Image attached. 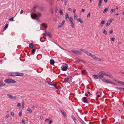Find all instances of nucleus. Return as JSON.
Segmentation results:
<instances>
[{
  "label": "nucleus",
  "mask_w": 124,
  "mask_h": 124,
  "mask_svg": "<svg viewBox=\"0 0 124 124\" xmlns=\"http://www.w3.org/2000/svg\"><path fill=\"white\" fill-rule=\"evenodd\" d=\"M71 25L72 26V27H73V28H74V23H73V24H71Z\"/></svg>",
  "instance_id": "59"
},
{
  "label": "nucleus",
  "mask_w": 124,
  "mask_h": 124,
  "mask_svg": "<svg viewBox=\"0 0 124 124\" xmlns=\"http://www.w3.org/2000/svg\"><path fill=\"white\" fill-rule=\"evenodd\" d=\"M65 22V21L63 20L62 21V22L60 24L59 26H58V27L59 28L61 27H62L64 23Z\"/></svg>",
  "instance_id": "8"
},
{
  "label": "nucleus",
  "mask_w": 124,
  "mask_h": 124,
  "mask_svg": "<svg viewBox=\"0 0 124 124\" xmlns=\"http://www.w3.org/2000/svg\"><path fill=\"white\" fill-rule=\"evenodd\" d=\"M31 51L32 53V54H34L35 53V51H36V50L35 49H33Z\"/></svg>",
  "instance_id": "32"
},
{
  "label": "nucleus",
  "mask_w": 124,
  "mask_h": 124,
  "mask_svg": "<svg viewBox=\"0 0 124 124\" xmlns=\"http://www.w3.org/2000/svg\"><path fill=\"white\" fill-rule=\"evenodd\" d=\"M82 74L83 75H85L86 73V71L85 70H84L81 71Z\"/></svg>",
  "instance_id": "22"
},
{
  "label": "nucleus",
  "mask_w": 124,
  "mask_h": 124,
  "mask_svg": "<svg viewBox=\"0 0 124 124\" xmlns=\"http://www.w3.org/2000/svg\"><path fill=\"white\" fill-rule=\"evenodd\" d=\"M115 38H112L111 39V40L113 41H114L115 40Z\"/></svg>",
  "instance_id": "48"
},
{
  "label": "nucleus",
  "mask_w": 124,
  "mask_h": 124,
  "mask_svg": "<svg viewBox=\"0 0 124 124\" xmlns=\"http://www.w3.org/2000/svg\"><path fill=\"white\" fill-rule=\"evenodd\" d=\"M12 76H16V73H12Z\"/></svg>",
  "instance_id": "37"
},
{
  "label": "nucleus",
  "mask_w": 124,
  "mask_h": 124,
  "mask_svg": "<svg viewBox=\"0 0 124 124\" xmlns=\"http://www.w3.org/2000/svg\"><path fill=\"white\" fill-rule=\"evenodd\" d=\"M71 117L73 119L74 121L75 122V123H77V121L76 120V118L73 116H71Z\"/></svg>",
  "instance_id": "17"
},
{
  "label": "nucleus",
  "mask_w": 124,
  "mask_h": 124,
  "mask_svg": "<svg viewBox=\"0 0 124 124\" xmlns=\"http://www.w3.org/2000/svg\"><path fill=\"white\" fill-rule=\"evenodd\" d=\"M105 23V21L104 20H102L101 22V26L102 27L103 26V25L104 23Z\"/></svg>",
  "instance_id": "23"
},
{
  "label": "nucleus",
  "mask_w": 124,
  "mask_h": 124,
  "mask_svg": "<svg viewBox=\"0 0 124 124\" xmlns=\"http://www.w3.org/2000/svg\"><path fill=\"white\" fill-rule=\"evenodd\" d=\"M60 13L62 15H63V12L62 11V9H60Z\"/></svg>",
  "instance_id": "36"
},
{
  "label": "nucleus",
  "mask_w": 124,
  "mask_h": 124,
  "mask_svg": "<svg viewBox=\"0 0 124 124\" xmlns=\"http://www.w3.org/2000/svg\"><path fill=\"white\" fill-rule=\"evenodd\" d=\"M111 83L112 84H113V85H116V84L115 83H113L112 82H110V83Z\"/></svg>",
  "instance_id": "56"
},
{
  "label": "nucleus",
  "mask_w": 124,
  "mask_h": 124,
  "mask_svg": "<svg viewBox=\"0 0 124 124\" xmlns=\"http://www.w3.org/2000/svg\"><path fill=\"white\" fill-rule=\"evenodd\" d=\"M72 52L73 53L77 54H80V52L77 50H72Z\"/></svg>",
  "instance_id": "7"
},
{
  "label": "nucleus",
  "mask_w": 124,
  "mask_h": 124,
  "mask_svg": "<svg viewBox=\"0 0 124 124\" xmlns=\"http://www.w3.org/2000/svg\"><path fill=\"white\" fill-rule=\"evenodd\" d=\"M61 111L62 113L63 116L64 117H66V113L62 110H61Z\"/></svg>",
  "instance_id": "13"
},
{
  "label": "nucleus",
  "mask_w": 124,
  "mask_h": 124,
  "mask_svg": "<svg viewBox=\"0 0 124 124\" xmlns=\"http://www.w3.org/2000/svg\"><path fill=\"white\" fill-rule=\"evenodd\" d=\"M103 33L105 35H106L107 34V32L105 29L103 31Z\"/></svg>",
  "instance_id": "35"
},
{
  "label": "nucleus",
  "mask_w": 124,
  "mask_h": 124,
  "mask_svg": "<svg viewBox=\"0 0 124 124\" xmlns=\"http://www.w3.org/2000/svg\"><path fill=\"white\" fill-rule=\"evenodd\" d=\"M31 18H32L36 19L37 17V14L35 13H33L31 14Z\"/></svg>",
  "instance_id": "5"
},
{
  "label": "nucleus",
  "mask_w": 124,
  "mask_h": 124,
  "mask_svg": "<svg viewBox=\"0 0 124 124\" xmlns=\"http://www.w3.org/2000/svg\"><path fill=\"white\" fill-rule=\"evenodd\" d=\"M78 22H80V23H83V21L81 19L79 18L78 19Z\"/></svg>",
  "instance_id": "25"
},
{
  "label": "nucleus",
  "mask_w": 124,
  "mask_h": 124,
  "mask_svg": "<svg viewBox=\"0 0 124 124\" xmlns=\"http://www.w3.org/2000/svg\"><path fill=\"white\" fill-rule=\"evenodd\" d=\"M49 120V119H46L45 120V121L46 122H47Z\"/></svg>",
  "instance_id": "54"
},
{
  "label": "nucleus",
  "mask_w": 124,
  "mask_h": 124,
  "mask_svg": "<svg viewBox=\"0 0 124 124\" xmlns=\"http://www.w3.org/2000/svg\"><path fill=\"white\" fill-rule=\"evenodd\" d=\"M23 10H22L20 12V14H22L23 13Z\"/></svg>",
  "instance_id": "53"
},
{
  "label": "nucleus",
  "mask_w": 124,
  "mask_h": 124,
  "mask_svg": "<svg viewBox=\"0 0 124 124\" xmlns=\"http://www.w3.org/2000/svg\"><path fill=\"white\" fill-rule=\"evenodd\" d=\"M115 11V10L114 9H112L110 12L111 13H112L113 12H114Z\"/></svg>",
  "instance_id": "29"
},
{
  "label": "nucleus",
  "mask_w": 124,
  "mask_h": 124,
  "mask_svg": "<svg viewBox=\"0 0 124 124\" xmlns=\"http://www.w3.org/2000/svg\"><path fill=\"white\" fill-rule=\"evenodd\" d=\"M112 20H113L112 19H111L109 21H109L110 23L112 21Z\"/></svg>",
  "instance_id": "61"
},
{
  "label": "nucleus",
  "mask_w": 124,
  "mask_h": 124,
  "mask_svg": "<svg viewBox=\"0 0 124 124\" xmlns=\"http://www.w3.org/2000/svg\"><path fill=\"white\" fill-rule=\"evenodd\" d=\"M46 82L49 85H51L52 84V82L48 81H46Z\"/></svg>",
  "instance_id": "34"
},
{
  "label": "nucleus",
  "mask_w": 124,
  "mask_h": 124,
  "mask_svg": "<svg viewBox=\"0 0 124 124\" xmlns=\"http://www.w3.org/2000/svg\"><path fill=\"white\" fill-rule=\"evenodd\" d=\"M90 13L89 12L88 14L87 15V17H89L90 16Z\"/></svg>",
  "instance_id": "52"
},
{
  "label": "nucleus",
  "mask_w": 124,
  "mask_h": 124,
  "mask_svg": "<svg viewBox=\"0 0 124 124\" xmlns=\"http://www.w3.org/2000/svg\"><path fill=\"white\" fill-rule=\"evenodd\" d=\"M29 46L31 48H33V47H34V45L32 43H31L29 45Z\"/></svg>",
  "instance_id": "14"
},
{
  "label": "nucleus",
  "mask_w": 124,
  "mask_h": 124,
  "mask_svg": "<svg viewBox=\"0 0 124 124\" xmlns=\"http://www.w3.org/2000/svg\"><path fill=\"white\" fill-rule=\"evenodd\" d=\"M62 70L63 71H65L68 68V66L67 64H66L65 65H63L62 67Z\"/></svg>",
  "instance_id": "4"
},
{
  "label": "nucleus",
  "mask_w": 124,
  "mask_h": 124,
  "mask_svg": "<svg viewBox=\"0 0 124 124\" xmlns=\"http://www.w3.org/2000/svg\"><path fill=\"white\" fill-rule=\"evenodd\" d=\"M9 114L5 116V118H6L7 119L9 117Z\"/></svg>",
  "instance_id": "47"
},
{
  "label": "nucleus",
  "mask_w": 124,
  "mask_h": 124,
  "mask_svg": "<svg viewBox=\"0 0 124 124\" xmlns=\"http://www.w3.org/2000/svg\"><path fill=\"white\" fill-rule=\"evenodd\" d=\"M16 76H22L23 74L22 73H16Z\"/></svg>",
  "instance_id": "16"
},
{
  "label": "nucleus",
  "mask_w": 124,
  "mask_h": 124,
  "mask_svg": "<svg viewBox=\"0 0 124 124\" xmlns=\"http://www.w3.org/2000/svg\"><path fill=\"white\" fill-rule=\"evenodd\" d=\"M8 98L10 99H14L16 98V96H13L10 94H8Z\"/></svg>",
  "instance_id": "6"
},
{
  "label": "nucleus",
  "mask_w": 124,
  "mask_h": 124,
  "mask_svg": "<svg viewBox=\"0 0 124 124\" xmlns=\"http://www.w3.org/2000/svg\"><path fill=\"white\" fill-rule=\"evenodd\" d=\"M37 17H38L40 16L41 15V14L40 13L38 12L37 13Z\"/></svg>",
  "instance_id": "33"
},
{
  "label": "nucleus",
  "mask_w": 124,
  "mask_h": 124,
  "mask_svg": "<svg viewBox=\"0 0 124 124\" xmlns=\"http://www.w3.org/2000/svg\"><path fill=\"white\" fill-rule=\"evenodd\" d=\"M43 37L45 39H46V37H45V36L46 35L45 34L43 33Z\"/></svg>",
  "instance_id": "44"
},
{
  "label": "nucleus",
  "mask_w": 124,
  "mask_h": 124,
  "mask_svg": "<svg viewBox=\"0 0 124 124\" xmlns=\"http://www.w3.org/2000/svg\"><path fill=\"white\" fill-rule=\"evenodd\" d=\"M102 81L103 82H105L109 83H110V82L109 81H108V80L105 79H103L102 80Z\"/></svg>",
  "instance_id": "15"
},
{
  "label": "nucleus",
  "mask_w": 124,
  "mask_h": 124,
  "mask_svg": "<svg viewBox=\"0 0 124 124\" xmlns=\"http://www.w3.org/2000/svg\"><path fill=\"white\" fill-rule=\"evenodd\" d=\"M6 84L2 82V81H0V87H2L5 86Z\"/></svg>",
  "instance_id": "11"
},
{
  "label": "nucleus",
  "mask_w": 124,
  "mask_h": 124,
  "mask_svg": "<svg viewBox=\"0 0 124 124\" xmlns=\"http://www.w3.org/2000/svg\"><path fill=\"white\" fill-rule=\"evenodd\" d=\"M108 10V8H105L104 9V11L103 12V13H105L107 11V10Z\"/></svg>",
  "instance_id": "41"
},
{
  "label": "nucleus",
  "mask_w": 124,
  "mask_h": 124,
  "mask_svg": "<svg viewBox=\"0 0 124 124\" xmlns=\"http://www.w3.org/2000/svg\"><path fill=\"white\" fill-rule=\"evenodd\" d=\"M113 32V30H111L109 31V33H112Z\"/></svg>",
  "instance_id": "50"
},
{
  "label": "nucleus",
  "mask_w": 124,
  "mask_h": 124,
  "mask_svg": "<svg viewBox=\"0 0 124 124\" xmlns=\"http://www.w3.org/2000/svg\"><path fill=\"white\" fill-rule=\"evenodd\" d=\"M29 112L30 113H31L32 112V110L31 109H30V110H29Z\"/></svg>",
  "instance_id": "64"
},
{
  "label": "nucleus",
  "mask_w": 124,
  "mask_h": 124,
  "mask_svg": "<svg viewBox=\"0 0 124 124\" xmlns=\"http://www.w3.org/2000/svg\"><path fill=\"white\" fill-rule=\"evenodd\" d=\"M52 122V120H51L49 121L48 123L49 124H51V123Z\"/></svg>",
  "instance_id": "57"
},
{
  "label": "nucleus",
  "mask_w": 124,
  "mask_h": 124,
  "mask_svg": "<svg viewBox=\"0 0 124 124\" xmlns=\"http://www.w3.org/2000/svg\"><path fill=\"white\" fill-rule=\"evenodd\" d=\"M115 82L116 83H118L119 84L120 83V81H116Z\"/></svg>",
  "instance_id": "58"
},
{
  "label": "nucleus",
  "mask_w": 124,
  "mask_h": 124,
  "mask_svg": "<svg viewBox=\"0 0 124 124\" xmlns=\"http://www.w3.org/2000/svg\"><path fill=\"white\" fill-rule=\"evenodd\" d=\"M93 77H94V78L95 79H97L98 78V76H97L96 75H93L92 76Z\"/></svg>",
  "instance_id": "28"
},
{
  "label": "nucleus",
  "mask_w": 124,
  "mask_h": 124,
  "mask_svg": "<svg viewBox=\"0 0 124 124\" xmlns=\"http://www.w3.org/2000/svg\"><path fill=\"white\" fill-rule=\"evenodd\" d=\"M13 17H12L10 18L9 19V20H10V21H12L13 20Z\"/></svg>",
  "instance_id": "45"
},
{
  "label": "nucleus",
  "mask_w": 124,
  "mask_h": 124,
  "mask_svg": "<svg viewBox=\"0 0 124 124\" xmlns=\"http://www.w3.org/2000/svg\"><path fill=\"white\" fill-rule=\"evenodd\" d=\"M77 15L76 14H75L74 15V19H77Z\"/></svg>",
  "instance_id": "40"
},
{
  "label": "nucleus",
  "mask_w": 124,
  "mask_h": 124,
  "mask_svg": "<svg viewBox=\"0 0 124 124\" xmlns=\"http://www.w3.org/2000/svg\"><path fill=\"white\" fill-rule=\"evenodd\" d=\"M68 10L69 11H72V9L70 8H68Z\"/></svg>",
  "instance_id": "60"
},
{
  "label": "nucleus",
  "mask_w": 124,
  "mask_h": 124,
  "mask_svg": "<svg viewBox=\"0 0 124 124\" xmlns=\"http://www.w3.org/2000/svg\"><path fill=\"white\" fill-rule=\"evenodd\" d=\"M116 89L117 90H119V91H120L121 90L124 89V88H119L117 87H115Z\"/></svg>",
  "instance_id": "21"
},
{
  "label": "nucleus",
  "mask_w": 124,
  "mask_h": 124,
  "mask_svg": "<svg viewBox=\"0 0 124 124\" xmlns=\"http://www.w3.org/2000/svg\"><path fill=\"white\" fill-rule=\"evenodd\" d=\"M82 99L83 100V101L85 103H87L88 102V100H87L86 98V97H83Z\"/></svg>",
  "instance_id": "10"
},
{
  "label": "nucleus",
  "mask_w": 124,
  "mask_h": 124,
  "mask_svg": "<svg viewBox=\"0 0 124 124\" xmlns=\"http://www.w3.org/2000/svg\"><path fill=\"white\" fill-rule=\"evenodd\" d=\"M110 23L108 21L106 24V27L110 25Z\"/></svg>",
  "instance_id": "24"
},
{
  "label": "nucleus",
  "mask_w": 124,
  "mask_h": 124,
  "mask_svg": "<svg viewBox=\"0 0 124 124\" xmlns=\"http://www.w3.org/2000/svg\"><path fill=\"white\" fill-rule=\"evenodd\" d=\"M21 106V104L20 103H18L17 104L18 107V108H20Z\"/></svg>",
  "instance_id": "38"
},
{
  "label": "nucleus",
  "mask_w": 124,
  "mask_h": 124,
  "mask_svg": "<svg viewBox=\"0 0 124 124\" xmlns=\"http://www.w3.org/2000/svg\"><path fill=\"white\" fill-rule=\"evenodd\" d=\"M22 115V112H20L19 114V116H21Z\"/></svg>",
  "instance_id": "49"
},
{
  "label": "nucleus",
  "mask_w": 124,
  "mask_h": 124,
  "mask_svg": "<svg viewBox=\"0 0 124 124\" xmlns=\"http://www.w3.org/2000/svg\"><path fill=\"white\" fill-rule=\"evenodd\" d=\"M103 1V0H99V2L98 4V6L99 7H100L101 5V3Z\"/></svg>",
  "instance_id": "18"
},
{
  "label": "nucleus",
  "mask_w": 124,
  "mask_h": 124,
  "mask_svg": "<svg viewBox=\"0 0 124 124\" xmlns=\"http://www.w3.org/2000/svg\"><path fill=\"white\" fill-rule=\"evenodd\" d=\"M41 25L42 27L43 26L44 28H46L47 27V25H45L44 23H42Z\"/></svg>",
  "instance_id": "26"
},
{
  "label": "nucleus",
  "mask_w": 124,
  "mask_h": 124,
  "mask_svg": "<svg viewBox=\"0 0 124 124\" xmlns=\"http://www.w3.org/2000/svg\"><path fill=\"white\" fill-rule=\"evenodd\" d=\"M50 63L52 65H53L54 63V60L52 59H51L50 61Z\"/></svg>",
  "instance_id": "19"
},
{
  "label": "nucleus",
  "mask_w": 124,
  "mask_h": 124,
  "mask_svg": "<svg viewBox=\"0 0 124 124\" xmlns=\"http://www.w3.org/2000/svg\"><path fill=\"white\" fill-rule=\"evenodd\" d=\"M68 78H64V82H67L68 81Z\"/></svg>",
  "instance_id": "30"
},
{
  "label": "nucleus",
  "mask_w": 124,
  "mask_h": 124,
  "mask_svg": "<svg viewBox=\"0 0 124 124\" xmlns=\"http://www.w3.org/2000/svg\"><path fill=\"white\" fill-rule=\"evenodd\" d=\"M120 84L122 85H124V82L120 81Z\"/></svg>",
  "instance_id": "43"
},
{
  "label": "nucleus",
  "mask_w": 124,
  "mask_h": 124,
  "mask_svg": "<svg viewBox=\"0 0 124 124\" xmlns=\"http://www.w3.org/2000/svg\"><path fill=\"white\" fill-rule=\"evenodd\" d=\"M8 26V24H7L5 26V27H4V28L3 29V31H5V30L7 28Z\"/></svg>",
  "instance_id": "27"
},
{
  "label": "nucleus",
  "mask_w": 124,
  "mask_h": 124,
  "mask_svg": "<svg viewBox=\"0 0 124 124\" xmlns=\"http://www.w3.org/2000/svg\"><path fill=\"white\" fill-rule=\"evenodd\" d=\"M80 50H81V51H82L83 52H84L86 54L88 55V54H89V52H87V51L85 50L84 49H80Z\"/></svg>",
  "instance_id": "9"
},
{
  "label": "nucleus",
  "mask_w": 124,
  "mask_h": 124,
  "mask_svg": "<svg viewBox=\"0 0 124 124\" xmlns=\"http://www.w3.org/2000/svg\"><path fill=\"white\" fill-rule=\"evenodd\" d=\"M45 32L46 34V35L49 36V37L51 38V33L49 32H47L46 31H45Z\"/></svg>",
  "instance_id": "12"
},
{
  "label": "nucleus",
  "mask_w": 124,
  "mask_h": 124,
  "mask_svg": "<svg viewBox=\"0 0 124 124\" xmlns=\"http://www.w3.org/2000/svg\"><path fill=\"white\" fill-rule=\"evenodd\" d=\"M66 19H67L69 18V16H68V14H66Z\"/></svg>",
  "instance_id": "46"
},
{
  "label": "nucleus",
  "mask_w": 124,
  "mask_h": 124,
  "mask_svg": "<svg viewBox=\"0 0 124 124\" xmlns=\"http://www.w3.org/2000/svg\"><path fill=\"white\" fill-rule=\"evenodd\" d=\"M87 93L88 94H89V95H92V94L90 93L89 92H87Z\"/></svg>",
  "instance_id": "62"
},
{
  "label": "nucleus",
  "mask_w": 124,
  "mask_h": 124,
  "mask_svg": "<svg viewBox=\"0 0 124 124\" xmlns=\"http://www.w3.org/2000/svg\"><path fill=\"white\" fill-rule=\"evenodd\" d=\"M11 115L12 116H13L14 115V113L13 112H11Z\"/></svg>",
  "instance_id": "51"
},
{
  "label": "nucleus",
  "mask_w": 124,
  "mask_h": 124,
  "mask_svg": "<svg viewBox=\"0 0 124 124\" xmlns=\"http://www.w3.org/2000/svg\"><path fill=\"white\" fill-rule=\"evenodd\" d=\"M22 122L23 123V124H24L25 123L24 120L23 119L22 120Z\"/></svg>",
  "instance_id": "55"
},
{
  "label": "nucleus",
  "mask_w": 124,
  "mask_h": 124,
  "mask_svg": "<svg viewBox=\"0 0 124 124\" xmlns=\"http://www.w3.org/2000/svg\"><path fill=\"white\" fill-rule=\"evenodd\" d=\"M85 11V10L84 9H83L81 10V11L82 12H84Z\"/></svg>",
  "instance_id": "63"
},
{
  "label": "nucleus",
  "mask_w": 124,
  "mask_h": 124,
  "mask_svg": "<svg viewBox=\"0 0 124 124\" xmlns=\"http://www.w3.org/2000/svg\"><path fill=\"white\" fill-rule=\"evenodd\" d=\"M51 85L52 86L54 87H53V88H57V87H56L55 85H54V84L53 83H52V84Z\"/></svg>",
  "instance_id": "31"
},
{
  "label": "nucleus",
  "mask_w": 124,
  "mask_h": 124,
  "mask_svg": "<svg viewBox=\"0 0 124 124\" xmlns=\"http://www.w3.org/2000/svg\"><path fill=\"white\" fill-rule=\"evenodd\" d=\"M106 72L102 71L99 73L98 75V77L100 78H102L105 75Z\"/></svg>",
  "instance_id": "2"
},
{
  "label": "nucleus",
  "mask_w": 124,
  "mask_h": 124,
  "mask_svg": "<svg viewBox=\"0 0 124 124\" xmlns=\"http://www.w3.org/2000/svg\"><path fill=\"white\" fill-rule=\"evenodd\" d=\"M89 54L88 55L91 56L95 60L97 61H104V59H103L97 57L94 55H93L92 54L90 53H89Z\"/></svg>",
  "instance_id": "1"
},
{
  "label": "nucleus",
  "mask_w": 124,
  "mask_h": 124,
  "mask_svg": "<svg viewBox=\"0 0 124 124\" xmlns=\"http://www.w3.org/2000/svg\"><path fill=\"white\" fill-rule=\"evenodd\" d=\"M4 82L6 83H16V82L14 80L9 78L5 80Z\"/></svg>",
  "instance_id": "3"
},
{
  "label": "nucleus",
  "mask_w": 124,
  "mask_h": 124,
  "mask_svg": "<svg viewBox=\"0 0 124 124\" xmlns=\"http://www.w3.org/2000/svg\"><path fill=\"white\" fill-rule=\"evenodd\" d=\"M64 3H65V5L66 6L67 5V2H68V0H65L64 1Z\"/></svg>",
  "instance_id": "42"
},
{
  "label": "nucleus",
  "mask_w": 124,
  "mask_h": 124,
  "mask_svg": "<svg viewBox=\"0 0 124 124\" xmlns=\"http://www.w3.org/2000/svg\"><path fill=\"white\" fill-rule=\"evenodd\" d=\"M69 20L70 22L72 21H73V19L72 17H70L69 18Z\"/></svg>",
  "instance_id": "39"
},
{
  "label": "nucleus",
  "mask_w": 124,
  "mask_h": 124,
  "mask_svg": "<svg viewBox=\"0 0 124 124\" xmlns=\"http://www.w3.org/2000/svg\"><path fill=\"white\" fill-rule=\"evenodd\" d=\"M105 75L108 76L110 78H112L113 76L110 74H109L108 73L106 72Z\"/></svg>",
  "instance_id": "20"
}]
</instances>
